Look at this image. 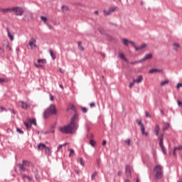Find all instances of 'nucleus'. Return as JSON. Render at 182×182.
<instances>
[{
	"mask_svg": "<svg viewBox=\"0 0 182 182\" xmlns=\"http://www.w3.org/2000/svg\"><path fill=\"white\" fill-rule=\"evenodd\" d=\"M79 129V122H77V115L74 114L70 119V122L68 125L59 128L61 133L64 134H75Z\"/></svg>",
	"mask_w": 182,
	"mask_h": 182,
	"instance_id": "obj_1",
	"label": "nucleus"
},
{
	"mask_svg": "<svg viewBox=\"0 0 182 182\" xmlns=\"http://www.w3.org/2000/svg\"><path fill=\"white\" fill-rule=\"evenodd\" d=\"M154 176L156 180H160L163 177V166L156 165L154 168Z\"/></svg>",
	"mask_w": 182,
	"mask_h": 182,
	"instance_id": "obj_2",
	"label": "nucleus"
},
{
	"mask_svg": "<svg viewBox=\"0 0 182 182\" xmlns=\"http://www.w3.org/2000/svg\"><path fill=\"white\" fill-rule=\"evenodd\" d=\"M50 114H56V107H55L53 104H51L50 107L46 109L43 113V117L45 119H47Z\"/></svg>",
	"mask_w": 182,
	"mask_h": 182,
	"instance_id": "obj_3",
	"label": "nucleus"
},
{
	"mask_svg": "<svg viewBox=\"0 0 182 182\" xmlns=\"http://www.w3.org/2000/svg\"><path fill=\"white\" fill-rule=\"evenodd\" d=\"M31 166V162L28 161L23 160L22 164H17V167L18 168L19 171H27L29 172V168H28Z\"/></svg>",
	"mask_w": 182,
	"mask_h": 182,
	"instance_id": "obj_4",
	"label": "nucleus"
},
{
	"mask_svg": "<svg viewBox=\"0 0 182 182\" xmlns=\"http://www.w3.org/2000/svg\"><path fill=\"white\" fill-rule=\"evenodd\" d=\"M164 137V135L162 134L159 136L158 140L159 141V146L161 149L162 153H164V154H167V149H166V147H164V145H163Z\"/></svg>",
	"mask_w": 182,
	"mask_h": 182,
	"instance_id": "obj_5",
	"label": "nucleus"
},
{
	"mask_svg": "<svg viewBox=\"0 0 182 182\" xmlns=\"http://www.w3.org/2000/svg\"><path fill=\"white\" fill-rule=\"evenodd\" d=\"M14 12H16V16H22L23 15V13L25 11L23 10V8L20 6H16L14 7Z\"/></svg>",
	"mask_w": 182,
	"mask_h": 182,
	"instance_id": "obj_6",
	"label": "nucleus"
},
{
	"mask_svg": "<svg viewBox=\"0 0 182 182\" xmlns=\"http://www.w3.org/2000/svg\"><path fill=\"white\" fill-rule=\"evenodd\" d=\"M117 9V6H111L109 8L108 10H104V15L105 16H107V15H110V14H113L114 11Z\"/></svg>",
	"mask_w": 182,
	"mask_h": 182,
	"instance_id": "obj_7",
	"label": "nucleus"
},
{
	"mask_svg": "<svg viewBox=\"0 0 182 182\" xmlns=\"http://www.w3.org/2000/svg\"><path fill=\"white\" fill-rule=\"evenodd\" d=\"M28 46H30L32 50L36 49V48H38V46L36 45V39L31 38V41L28 42Z\"/></svg>",
	"mask_w": 182,
	"mask_h": 182,
	"instance_id": "obj_8",
	"label": "nucleus"
},
{
	"mask_svg": "<svg viewBox=\"0 0 182 182\" xmlns=\"http://www.w3.org/2000/svg\"><path fill=\"white\" fill-rule=\"evenodd\" d=\"M125 176L127 178H130V177H132V168L130 167V165H127L125 166Z\"/></svg>",
	"mask_w": 182,
	"mask_h": 182,
	"instance_id": "obj_9",
	"label": "nucleus"
},
{
	"mask_svg": "<svg viewBox=\"0 0 182 182\" xmlns=\"http://www.w3.org/2000/svg\"><path fill=\"white\" fill-rule=\"evenodd\" d=\"M129 43L131 45H132V46L134 48L135 50H136V51L141 50V49H144V48H146V44H142L140 46L137 47V46H136V44L133 41H129Z\"/></svg>",
	"mask_w": 182,
	"mask_h": 182,
	"instance_id": "obj_10",
	"label": "nucleus"
},
{
	"mask_svg": "<svg viewBox=\"0 0 182 182\" xmlns=\"http://www.w3.org/2000/svg\"><path fill=\"white\" fill-rule=\"evenodd\" d=\"M18 105H20L24 110H26V109H28V107H31L29 102H25L23 101H19Z\"/></svg>",
	"mask_w": 182,
	"mask_h": 182,
	"instance_id": "obj_11",
	"label": "nucleus"
},
{
	"mask_svg": "<svg viewBox=\"0 0 182 182\" xmlns=\"http://www.w3.org/2000/svg\"><path fill=\"white\" fill-rule=\"evenodd\" d=\"M153 54L148 53L144 55V58H142L141 60H139V62H144L145 60H149V59H152Z\"/></svg>",
	"mask_w": 182,
	"mask_h": 182,
	"instance_id": "obj_12",
	"label": "nucleus"
},
{
	"mask_svg": "<svg viewBox=\"0 0 182 182\" xmlns=\"http://www.w3.org/2000/svg\"><path fill=\"white\" fill-rule=\"evenodd\" d=\"M20 176H21L23 180H28V181H32V178L28 175L21 173Z\"/></svg>",
	"mask_w": 182,
	"mask_h": 182,
	"instance_id": "obj_13",
	"label": "nucleus"
},
{
	"mask_svg": "<svg viewBox=\"0 0 182 182\" xmlns=\"http://www.w3.org/2000/svg\"><path fill=\"white\" fill-rule=\"evenodd\" d=\"M23 124L28 130H31V129H32V125H31V124L30 123L29 121L23 122Z\"/></svg>",
	"mask_w": 182,
	"mask_h": 182,
	"instance_id": "obj_14",
	"label": "nucleus"
},
{
	"mask_svg": "<svg viewBox=\"0 0 182 182\" xmlns=\"http://www.w3.org/2000/svg\"><path fill=\"white\" fill-rule=\"evenodd\" d=\"M134 82L136 83H141L143 82V75H138L136 80H134Z\"/></svg>",
	"mask_w": 182,
	"mask_h": 182,
	"instance_id": "obj_15",
	"label": "nucleus"
},
{
	"mask_svg": "<svg viewBox=\"0 0 182 182\" xmlns=\"http://www.w3.org/2000/svg\"><path fill=\"white\" fill-rule=\"evenodd\" d=\"M157 72L158 73H161V72H163V70L153 68L149 71V73H156Z\"/></svg>",
	"mask_w": 182,
	"mask_h": 182,
	"instance_id": "obj_16",
	"label": "nucleus"
},
{
	"mask_svg": "<svg viewBox=\"0 0 182 182\" xmlns=\"http://www.w3.org/2000/svg\"><path fill=\"white\" fill-rule=\"evenodd\" d=\"M136 123L139 126H140L141 130H144V124L141 122V120L137 119Z\"/></svg>",
	"mask_w": 182,
	"mask_h": 182,
	"instance_id": "obj_17",
	"label": "nucleus"
},
{
	"mask_svg": "<svg viewBox=\"0 0 182 182\" xmlns=\"http://www.w3.org/2000/svg\"><path fill=\"white\" fill-rule=\"evenodd\" d=\"M159 132H160V126L156 125L154 129L155 136H159Z\"/></svg>",
	"mask_w": 182,
	"mask_h": 182,
	"instance_id": "obj_18",
	"label": "nucleus"
},
{
	"mask_svg": "<svg viewBox=\"0 0 182 182\" xmlns=\"http://www.w3.org/2000/svg\"><path fill=\"white\" fill-rule=\"evenodd\" d=\"M28 122H30L31 126H32V124H34V126H37V124H36V119H35V118L28 119Z\"/></svg>",
	"mask_w": 182,
	"mask_h": 182,
	"instance_id": "obj_19",
	"label": "nucleus"
},
{
	"mask_svg": "<svg viewBox=\"0 0 182 182\" xmlns=\"http://www.w3.org/2000/svg\"><path fill=\"white\" fill-rule=\"evenodd\" d=\"M6 31H7V35L10 39V41H14V36L11 33V32H9V28H6Z\"/></svg>",
	"mask_w": 182,
	"mask_h": 182,
	"instance_id": "obj_20",
	"label": "nucleus"
},
{
	"mask_svg": "<svg viewBox=\"0 0 182 182\" xmlns=\"http://www.w3.org/2000/svg\"><path fill=\"white\" fill-rule=\"evenodd\" d=\"M119 57L120 58V59H122V60H124V62H128L127 58H126L123 53H119Z\"/></svg>",
	"mask_w": 182,
	"mask_h": 182,
	"instance_id": "obj_21",
	"label": "nucleus"
},
{
	"mask_svg": "<svg viewBox=\"0 0 182 182\" xmlns=\"http://www.w3.org/2000/svg\"><path fill=\"white\" fill-rule=\"evenodd\" d=\"M122 43L125 46H129V43H130V41H129V40H127V38H123Z\"/></svg>",
	"mask_w": 182,
	"mask_h": 182,
	"instance_id": "obj_22",
	"label": "nucleus"
},
{
	"mask_svg": "<svg viewBox=\"0 0 182 182\" xmlns=\"http://www.w3.org/2000/svg\"><path fill=\"white\" fill-rule=\"evenodd\" d=\"M177 150H182V146L181 145V146H176V147L174 148L173 152V156L176 155V151H177Z\"/></svg>",
	"mask_w": 182,
	"mask_h": 182,
	"instance_id": "obj_23",
	"label": "nucleus"
},
{
	"mask_svg": "<svg viewBox=\"0 0 182 182\" xmlns=\"http://www.w3.org/2000/svg\"><path fill=\"white\" fill-rule=\"evenodd\" d=\"M38 147L39 150H43V149L46 148V145H45L44 144H39L38 145Z\"/></svg>",
	"mask_w": 182,
	"mask_h": 182,
	"instance_id": "obj_24",
	"label": "nucleus"
},
{
	"mask_svg": "<svg viewBox=\"0 0 182 182\" xmlns=\"http://www.w3.org/2000/svg\"><path fill=\"white\" fill-rule=\"evenodd\" d=\"M169 81L168 80H165L164 81H161L160 82V86H165V85H168Z\"/></svg>",
	"mask_w": 182,
	"mask_h": 182,
	"instance_id": "obj_25",
	"label": "nucleus"
},
{
	"mask_svg": "<svg viewBox=\"0 0 182 182\" xmlns=\"http://www.w3.org/2000/svg\"><path fill=\"white\" fill-rule=\"evenodd\" d=\"M78 163H80L82 167H85V161H83V158H79Z\"/></svg>",
	"mask_w": 182,
	"mask_h": 182,
	"instance_id": "obj_26",
	"label": "nucleus"
},
{
	"mask_svg": "<svg viewBox=\"0 0 182 182\" xmlns=\"http://www.w3.org/2000/svg\"><path fill=\"white\" fill-rule=\"evenodd\" d=\"M90 144L92 146V147H96V141L91 139L90 141Z\"/></svg>",
	"mask_w": 182,
	"mask_h": 182,
	"instance_id": "obj_27",
	"label": "nucleus"
},
{
	"mask_svg": "<svg viewBox=\"0 0 182 182\" xmlns=\"http://www.w3.org/2000/svg\"><path fill=\"white\" fill-rule=\"evenodd\" d=\"M173 46L174 47L173 50H177V48H180V44H178L177 43H173Z\"/></svg>",
	"mask_w": 182,
	"mask_h": 182,
	"instance_id": "obj_28",
	"label": "nucleus"
},
{
	"mask_svg": "<svg viewBox=\"0 0 182 182\" xmlns=\"http://www.w3.org/2000/svg\"><path fill=\"white\" fill-rule=\"evenodd\" d=\"M96 176H97V171L92 173V174L91 176V180L92 181H93V180H95V178H96Z\"/></svg>",
	"mask_w": 182,
	"mask_h": 182,
	"instance_id": "obj_29",
	"label": "nucleus"
},
{
	"mask_svg": "<svg viewBox=\"0 0 182 182\" xmlns=\"http://www.w3.org/2000/svg\"><path fill=\"white\" fill-rule=\"evenodd\" d=\"M50 55L53 59V60H55V59H56V56H55V54H53V51H52L51 50H49Z\"/></svg>",
	"mask_w": 182,
	"mask_h": 182,
	"instance_id": "obj_30",
	"label": "nucleus"
},
{
	"mask_svg": "<svg viewBox=\"0 0 182 182\" xmlns=\"http://www.w3.org/2000/svg\"><path fill=\"white\" fill-rule=\"evenodd\" d=\"M45 152H46V154H48V156L50 155V149H49V147L46 146V148H45Z\"/></svg>",
	"mask_w": 182,
	"mask_h": 182,
	"instance_id": "obj_31",
	"label": "nucleus"
},
{
	"mask_svg": "<svg viewBox=\"0 0 182 182\" xmlns=\"http://www.w3.org/2000/svg\"><path fill=\"white\" fill-rule=\"evenodd\" d=\"M166 125L164 126V128H163L164 132H166V130H167V129H168V127H170V123L166 122Z\"/></svg>",
	"mask_w": 182,
	"mask_h": 182,
	"instance_id": "obj_32",
	"label": "nucleus"
},
{
	"mask_svg": "<svg viewBox=\"0 0 182 182\" xmlns=\"http://www.w3.org/2000/svg\"><path fill=\"white\" fill-rule=\"evenodd\" d=\"M70 154H69V157H72V156H73V154H75V150L70 149H69Z\"/></svg>",
	"mask_w": 182,
	"mask_h": 182,
	"instance_id": "obj_33",
	"label": "nucleus"
},
{
	"mask_svg": "<svg viewBox=\"0 0 182 182\" xmlns=\"http://www.w3.org/2000/svg\"><path fill=\"white\" fill-rule=\"evenodd\" d=\"M145 129H144V130L143 129H141V134L144 135V136H149V132H144Z\"/></svg>",
	"mask_w": 182,
	"mask_h": 182,
	"instance_id": "obj_34",
	"label": "nucleus"
},
{
	"mask_svg": "<svg viewBox=\"0 0 182 182\" xmlns=\"http://www.w3.org/2000/svg\"><path fill=\"white\" fill-rule=\"evenodd\" d=\"M41 21H42L43 22H44V23H46V21H48V18H46V17H45V16H42L41 17Z\"/></svg>",
	"mask_w": 182,
	"mask_h": 182,
	"instance_id": "obj_35",
	"label": "nucleus"
},
{
	"mask_svg": "<svg viewBox=\"0 0 182 182\" xmlns=\"http://www.w3.org/2000/svg\"><path fill=\"white\" fill-rule=\"evenodd\" d=\"M0 12H3V14H6L8 12L7 9H2L0 7Z\"/></svg>",
	"mask_w": 182,
	"mask_h": 182,
	"instance_id": "obj_36",
	"label": "nucleus"
},
{
	"mask_svg": "<svg viewBox=\"0 0 182 182\" xmlns=\"http://www.w3.org/2000/svg\"><path fill=\"white\" fill-rule=\"evenodd\" d=\"M145 117H148L149 119H151V115H150V114L147 111L145 112Z\"/></svg>",
	"mask_w": 182,
	"mask_h": 182,
	"instance_id": "obj_37",
	"label": "nucleus"
},
{
	"mask_svg": "<svg viewBox=\"0 0 182 182\" xmlns=\"http://www.w3.org/2000/svg\"><path fill=\"white\" fill-rule=\"evenodd\" d=\"M6 48L7 50L12 51V47L9 46V43H7V44L6 45Z\"/></svg>",
	"mask_w": 182,
	"mask_h": 182,
	"instance_id": "obj_38",
	"label": "nucleus"
},
{
	"mask_svg": "<svg viewBox=\"0 0 182 182\" xmlns=\"http://www.w3.org/2000/svg\"><path fill=\"white\" fill-rule=\"evenodd\" d=\"M134 83H136V82H134V80H133V82H130V83L129 84V87H130V89H132V87L133 86H134Z\"/></svg>",
	"mask_w": 182,
	"mask_h": 182,
	"instance_id": "obj_39",
	"label": "nucleus"
},
{
	"mask_svg": "<svg viewBox=\"0 0 182 182\" xmlns=\"http://www.w3.org/2000/svg\"><path fill=\"white\" fill-rule=\"evenodd\" d=\"M61 9H63V11H69V7L66 6H62Z\"/></svg>",
	"mask_w": 182,
	"mask_h": 182,
	"instance_id": "obj_40",
	"label": "nucleus"
},
{
	"mask_svg": "<svg viewBox=\"0 0 182 182\" xmlns=\"http://www.w3.org/2000/svg\"><path fill=\"white\" fill-rule=\"evenodd\" d=\"M75 109V105H70L68 108V110H73Z\"/></svg>",
	"mask_w": 182,
	"mask_h": 182,
	"instance_id": "obj_41",
	"label": "nucleus"
},
{
	"mask_svg": "<svg viewBox=\"0 0 182 182\" xmlns=\"http://www.w3.org/2000/svg\"><path fill=\"white\" fill-rule=\"evenodd\" d=\"M82 113H86L87 112V108L82 107Z\"/></svg>",
	"mask_w": 182,
	"mask_h": 182,
	"instance_id": "obj_42",
	"label": "nucleus"
},
{
	"mask_svg": "<svg viewBox=\"0 0 182 182\" xmlns=\"http://www.w3.org/2000/svg\"><path fill=\"white\" fill-rule=\"evenodd\" d=\"M42 62H43V63H45L46 62V60H45V59H38V63H41Z\"/></svg>",
	"mask_w": 182,
	"mask_h": 182,
	"instance_id": "obj_43",
	"label": "nucleus"
},
{
	"mask_svg": "<svg viewBox=\"0 0 182 182\" xmlns=\"http://www.w3.org/2000/svg\"><path fill=\"white\" fill-rule=\"evenodd\" d=\"M125 143H126V144H127V146H130V139H126Z\"/></svg>",
	"mask_w": 182,
	"mask_h": 182,
	"instance_id": "obj_44",
	"label": "nucleus"
},
{
	"mask_svg": "<svg viewBox=\"0 0 182 182\" xmlns=\"http://www.w3.org/2000/svg\"><path fill=\"white\" fill-rule=\"evenodd\" d=\"M16 130L18 133H20V134H23V131H22L21 129L18 128Z\"/></svg>",
	"mask_w": 182,
	"mask_h": 182,
	"instance_id": "obj_45",
	"label": "nucleus"
},
{
	"mask_svg": "<svg viewBox=\"0 0 182 182\" xmlns=\"http://www.w3.org/2000/svg\"><path fill=\"white\" fill-rule=\"evenodd\" d=\"M14 9H15V7H14V8H8L7 9V12H12V11H14Z\"/></svg>",
	"mask_w": 182,
	"mask_h": 182,
	"instance_id": "obj_46",
	"label": "nucleus"
},
{
	"mask_svg": "<svg viewBox=\"0 0 182 182\" xmlns=\"http://www.w3.org/2000/svg\"><path fill=\"white\" fill-rule=\"evenodd\" d=\"M177 103H178V106L179 107H182V102H181V101L178 100V101H177Z\"/></svg>",
	"mask_w": 182,
	"mask_h": 182,
	"instance_id": "obj_47",
	"label": "nucleus"
},
{
	"mask_svg": "<svg viewBox=\"0 0 182 182\" xmlns=\"http://www.w3.org/2000/svg\"><path fill=\"white\" fill-rule=\"evenodd\" d=\"M180 87H182V83H178L176 85V89H180Z\"/></svg>",
	"mask_w": 182,
	"mask_h": 182,
	"instance_id": "obj_48",
	"label": "nucleus"
},
{
	"mask_svg": "<svg viewBox=\"0 0 182 182\" xmlns=\"http://www.w3.org/2000/svg\"><path fill=\"white\" fill-rule=\"evenodd\" d=\"M96 105L95 104V102H92L90 104V107H95Z\"/></svg>",
	"mask_w": 182,
	"mask_h": 182,
	"instance_id": "obj_49",
	"label": "nucleus"
},
{
	"mask_svg": "<svg viewBox=\"0 0 182 182\" xmlns=\"http://www.w3.org/2000/svg\"><path fill=\"white\" fill-rule=\"evenodd\" d=\"M61 147H63V145H62V144L58 145V149H57V151H59V150H60Z\"/></svg>",
	"mask_w": 182,
	"mask_h": 182,
	"instance_id": "obj_50",
	"label": "nucleus"
},
{
	"mask_svg": "<svg viewBox=\"0 0 182 182\" xmlns=\"http://www.w3.org/2000/svg\"><path fill=\"white\" fill-rule=\"evenodd\" d=\"M4 48H0V55H4Z\"/></svg>",
	"mask_w": 182,
	"mask_h": 182,
	"instance_id": "obj_51",
	"label": "nucleus"
},
{
	"mask_svg": "<svg viewBox=\"0 0 182 182\" xmlns=\"http://www.w3.org/2000/svg\"><path fill=\"white\" fill-rule=\"evenodd\" d=\"M1 112H6V108H5L4 107H1Z\"/></svg>",
	"mask_w": 182,
	"mask_h": 182,
	"instance_id": "obj_52",
	"label": "nucleus"
},
{
	"mask_svg": "<svg viewBox=\"0 0 182 182\" xmlns=\"http://www.w3.org/2000/svg\"><path fill=\"white\" fill-rule=\"evenodd\" d=\"M5 82V78H0V83H4Z\"/></svg>",
	"mask_w": 182,
	"mask_h": 182,
	"instance_id": "obj_53",
	"label": "nucleus"
},
{
	"mask_svg": "<svg viewBox=\"0 0 182 182\" xmlns=\"http://www.w3.org/2000/svg\"><path fill=\"white\" fill-rule=\"evenodd\" d=\"M53 132L55 131L52 130V131L46 132H44V134H48V133H53Z\"/></svg>",
	"mask_w": 182,
	"mask_h": 182,
	"instance_id": "obj_54",
	"label": "nucleus"
},
{
	"mask_svg": "<svg viewBox=\"0 0 182 182\" xmlns=\"http://www.w3.org/2000/svg\"><path fill=\"white\" fill-rule=\"evenodd\" d=\"M48 26L49 29H50V30L53 29V26H52V25L48 24Z\"/></svg>",
	"mask_w": 182,
	"mask_h": 182,
	"instance_id": "obj_55",
	"label": "nucleus"
},
{
	"mask_svg": "<svg viewBox=\"0 0 182 182\" xmlns=\"http://www.w3.org/2000/svg\"><path fill=\"white\" fill-rule=\"evenodd\" d=\"M80 50H85V48H83V47L82 46H80V47H78Z\"/></svg>",
	"mask_w": 182,
	"mask_h": 182,
	"instance_id": "obj_56",
	"label": "nucleus"
},
{
	"mask_svg": "<svg viewBox=\"0 0 182 182\" xmlns=\"http://www.w3.org/2000/svg\"><path fill=\"white\" fill-rule=\"evenodd\" d=\"M77 44H78V48H80V46H81V45H82V42L78 41V42H77Z\"/></svg>",
	"mask_w": 182,
	"mask_h": 182,
	"instance_id": "obj_57",
	"label": "nucleus"
},
{
	"mask_svg": "<svg viewBox=\"0 0 182 182\" xmlns=\"http://www.w3.org/2000/svg\"><path fill=\"white\" fill-rule=\"evenodd\" d=\"M97 166H100V160H97Z\"/></svg>",
	"mask_w": 182,
	"mask_h": 182,
	"instance_id": "obj_58",
	"label": "nucleus"
},
{
	"mask_svg": "<svg viewBox=\"0 0 182 182\" xmlns=\"http://www.w3.org/2000/svg\"><path fill=\"white\" fill-rule=\"evenodd\" d=\"M28 15L30 16V19H32L33 14L32 13H28Z\"/></svg>",
	"mask_w": 182,
	"mask_h": 182,
	"instance_id": "obj_59",
	"label": "nucleus"
},
{
	"mask_svg": "<svg viewBox=\"0 0 182 182\" xmlns=\"http://www.w3.org/2000/svg\"><path fill=\"white\" fill-rule=\"evenodd\" d=\"M117 176H122V171H118V173H117Z\"/></svg>",
	"mask_w": 182,
	"mask_h": 182,
	"instance_id": "obj_60",
	"label": "nucleus"
},
{
	"mask_svg": "<svg viewBox=\"0 0 182 182\" xmlns=\"http://www.w3.org/2000/svg\"><path fill=\"white\" fill-rule=\"evenodd\" d=\"M160 112H161V114H162L163 116H164V111H163V109H161Z\"/></svg>",
	"mask_w": 182,
	"mask_h": 182,
	"instance_id": "obj_61",
	"label": "nucleus"
},
{
	"mask_svg": "<svg viewBox=\"0 0 182 182\" xmlns=\"http://www.w3.org/2000/svg\"><path fill=\"white\" fill-rule=\"evenodd\" d=\"M106 144V140H103L102 141V146H105Z\"/></svg>",
	"mask_w": 182,
	"mask_h": 182,
	"instance_id": "obj_62",
	"label": "nucleus"
},
{
	"mask_svg": "<svg viewBox=\"0 0 182 182\" xmlns=\"http://www.w3.org/2000/svg\"><path fill=\"white\" fill-rule=\"evenodd\" d=\"M10 111L11 112V113H13V114H15V110H14V109H10Z\"/></svg>",
	"mask_w": 182,
	"mask_h": 182,
	"instance_id": "obj_63",
	"label": "nucleus"
},
{
	"mask_svg": "<svg viewBox=\"0 0 182 182\" xmlns=\"http://www.w3.org/2000/svg\"><path fill=\"white\" fill-rule=\"evenodd\" d=\"M124 182H130V181L129 179H125Z\"/></svg>",
	"mask_w": 182,
	"mask_h": 182,
	"instance_id": "obj_64",
	"label": "nucleus"
}]
</instances>
